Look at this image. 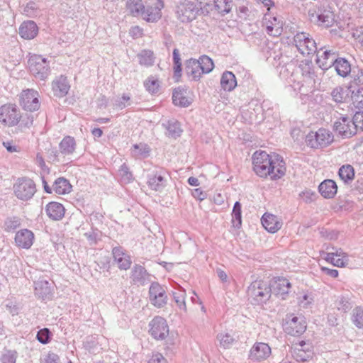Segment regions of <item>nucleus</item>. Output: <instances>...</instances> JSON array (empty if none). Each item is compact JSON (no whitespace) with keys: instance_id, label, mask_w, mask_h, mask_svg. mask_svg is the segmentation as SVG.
Instances as JSON below:
<instances>
[{"instance_id":"nucleus-1","label":"nucleus","mask_w":363,"mask_h":363,"mask_svg":"<svg viewBox=\"0 0 363 363\" xmlns=\"http://www.w3.org/2000/svg\"><path fill=\"white\" fill-rule=\"evenodd\" d=\"M253 169L260 177L269 176L271 179L281 178L286 173L285 162L278 155L272 158L264 151H256L252 155Z\"/></svg>"},{"instance_id":"nucleus-2","label":"nucleus","mask_w":363,"mask_h":363,"mask_svg":"<svg viewBox=\"0 0 363 363\" xmlns=\"http://www.w3.org/2000/svg\"><path fill=\"white\" fill-rule=\"evenodd\" d=\"M272 289L269 285L262 280L253 281L247 289V295L256 303H265L271 297Z\"/></svg>"},{"instance_id":"nucleus-3","label":"nucleus","mask_w":363,"mask_h":363,"mask_svg":"<svg viewBox=\"0 0 363 363\" xmlns=\"http://www.w3.org/2000/svg\"><path fill=\"white\" fill-rule=\"evenodd\" d=\"M76 143L74 138L67 136L60 143V152L51 150L48 158L54 162L68 163L65 159L67 156L73 154L75 150Z\"/></svg>"},{"instance_id":"nucleus-4","label":"nucleus","mask_w":363,"mask_h":363,"mask_svg":"<svg viewBox=\"0 0 363 363\" xmlns=\"http://www.w3.org/2000/svg\"><path fill=\"white\" fill-rule=\"evenodd\" d=\"M333 142L332 133L325 128H320L316 132H310L306 138V145L312 148L328 146Z\"/></svg>"},{"instance_id":"nucleus-5","label":"nucleus","mask_w":363,"mask_h":363,"mask_svg":"<svg viewBox=\"0 0 363 363\" xmlns=\"http://www.w3.org/2000/svg\"><path fill=\"white\" fill-rule=\"evenodd\" d=\"M294 43L298 52L303 56L313 55L317 51L315 40L307 33L301 32L295 35Z\"/></svg>"},{"instance_id":"nucleus-6","label":"nucleus","mask_w":363,"mask_h":363,"mask_svg":"<svg viewBox=\"0 0 363 363\" xmlns=\"http://www.w3.org/2000/svg\"><path fill=\"white\" fill-rule=\"evenodd\" d=\"M28 66L30 73L40 79H45L50 73V67L46 59L40 55H30L28 60Z\"/></svg>"},{"instance_id":"nucleus-7","label":"nucleus","mask_w":363,"mask_h":363,"mask_svg":"<svg viewBox=\"0 0 363 363\" xmlns=\"http://www.w3.org/2000/svg\"><path fill=\"white\" fill-rule=\"evenodd\" d=\"M199 9L190 1L179 2L175 6V13L177 19L182 23H189L196 18Z\"/></svg>"},{"instance_id":"nucleus-8","label":"nucleus","mask_w":363,"mask_h":363,"mask_svg":"<svg viewBox=\"0 0 363 363\" xmlns=\"http://www.w3.org/2000/svg\"><path fill=\"white\" fill-rule=\"evenodd\" d=\"M283 328L286 334L291 336H298L305 332L306 325L303 318L289 314L286 315L284 320Z\"/></svg>"},{"instance_id":"nucleus-9","label":"nucleus","mask_w":363,"mask_h":363,"mask_svg":"<svg viewBox=\"0 0 363 363\" xmlns=\"http://www.w3.org/2000/svg\"><path fill=\"white\" fill-rule=\"evenodd\" d=\"M36 192L35 184L30 179H24V206L28 207V211L41 210V206L38 199H33Z\"/></svg>"},{"instance_id":"nucleus-10","label":"nucleus","mask_w":363,"mask_h":363,"mask_svg":"<svg viewBox=\"0 0 363 363\" xmlns=\"http://www.w3.org/2000/svg\"><path fill=\"white\" fill-rule=\"evenodd\" d=\"M21 119V113L12 105H4L0 108V122L5 126H13Z\"/></svg>"},{"instance_id":"nucleus-11","label":"nucleus","mask_w":363,"mask_h":363,"mask_svg":"<svg viewBox=\"0 0 363 363\" xmlns=\"http://www.w3.org/2000/svg\"><path fill=\"white\" fill-rule=\"evenodd\" d=\"M335 131L344 138H351L357 133V127L354 118L351 119L350 117H341L334 124Z\"/></svg>"},{"instance_id":"nucleus-12","label":"nucleus","mask_w":363,"mask_h":363,"mask_svg":"<svg viewBox=\"0 0 363 363\" xmlns=\"http://www.w3.org/2000/svg\"><path fill=\"white\" fill-rule=\"evenodd\" d=\"M150 333L156 340H164L169 334V327L164 318L155 317L150 323Z\"/></svg>"},{"instance_id":"nucleus-13","label":"nucleus","mask_w":363,"mask_h":363,"mask_svg":"<svg viewBox=\"0 0 363 363\" xmlns=\"http://www.w3.org/2000/svg\"><path fill=\"white\" fill-rule=\"evenodd\" d=\"M151 303L157 308H162L166 305L167 296L164 289L157 282L151 284L149 289Z\"/></svg>"},{"instance_id":"nucleus-14","label":"nucleus","mask_w":363,"mask_h":363,"mask_svg":"<svg viewBox=\"0 0 363 363\" xmlns=\"http://www.w3.org/2000/svg\"><path fill=\"white\" fill-rule=\"evenodd\" d=\"M163 7L164 3L162 0H157L155 6H145L140 17L147 22H157L162 17L161 10Z\"/></svg>"},{"instance_id":"nucleus-15","label":"nucleus","mask_w":363,"mask_h":363,"mask_svg":"<svg viewBox=\"0 0 363 363\" xmlns=\"http://www.w3.org/2000/svg\"><path fill=\"white\" fill-rule=\"evenodd\" d=\"M271 352V348L267 343L256 342L250 350V357L255 361H262L268 358Z\"/></svg>"},{"instance_id":"nucleus-16","label":"nucleus","mask_w":363,"mask_h":363,"mask_svg":"<svg viewBox=\"0 0 363 363\" xmlns=\"http://www.w3.org/2000/svg\"><path fill=\"white\" fill-rule=\"evenodd\" d=\"M311 20L316 22L319 26L329 27L333 23L334 14L330 10L319 9L318 11L311 14Z\"/></svg>"},{"instance_id":"nucleus-17","label":"nucleus","mask_w":363,"mask_h":363,"mask_svg":"<svg viewBox=\"0 0 363 363\" xmlns=\"http://www.w3.org/2000/svg\"><path fill=\"white\" fill-rule=\"evenodd\" d=\"M112 254L114 262L121 270H127L130 268L132 264L130 257L121 247H114Z\"/></svg>"},{"instance_id":"nucleus-18","label":"nucleus","mask_w":363,"mask_h":363,"mask_svg":"<svg viewBox=\"0 0 363 363\" xmlns=\"http://www.w3.org/2000/svg\"><path fill=\"white\" fill-rule=\"evenodd\" d=\"M70 89V85L67 77L60 75L56 77L52 82V89L54 95L57 97L66 96Z\"/></svg>"},{"instance_id":"nucleus-19","label":"nucleus","mask_w":363,"mask_h":363,"mask_svg":"<svg viewBox=\"0 0 363 363\" xmlns=\"http://www.w3.org/2000/svg\"><path fill=\"white\" fill-rule=\"evenodd\" d=\"M38 96V91L33 89L24 90V110L30 112L38 110L40 108Z\"/></svg>"},{"instance_id":"nucleus-20","label":"nucleus","mask_w":363,"mask_h":363,"mask_svg":"<svg viewBox=\"0 0 363 363\" xmlns=\"http://www.w3.org/2000/svg\"><path fill=\"white\" fill-rule=\"evenodd\" d=\"M337 54L333 50H325L322 55H318L316 63L323 70L328 69L335 63Z\"/></svg>"},{"instance_id":"nucleus-21","label":"nucleus","mask_w":363,"mask_h":363,"mask_svg":"<svg viewBox=\"0 0 363 363\" xmlns=\"http://www.w3.org/2000/svg\"><path fill=\"white\" fill-rule=\"evenodd\" d=\"M263 227L269 233H274L282 226V223L277 216L265 213L262 217Z\"/></svg>"},{"instance_id":"nucleus-22","label":"nucleus","mask_w":363,"mask_h":363,"mask_svg":"<svg viewBox=\"0 0 363 363\" xmlns=\"http://www.w3.org/2000/svg\"><path fill=\"white\" fill-rule=\"evenodd\" d=\"M45 211L50 219L60 220L64 217L65 209L61 203L52 201L47 204Z\"/></svg>"},{"instance_id":"nucleus-23","label":"nucleus","mask_w":363,"mask_h":363,"mask_svg":"<svg viewBox=\"0 0 363 363\" xmlns=\"http://www.w3.org/2000/svg\"><path fill=\"white\" fill-rule=\"evenodd\" d=\"M35 284V294L39 298L44 299L51 294V285L48 280L40 278L34 282Z\"/></svg>"},{"instance_id":"nucleus-24","label":"nucleus","mask_w":363,"mask_h":363,"mask_svg":"<svg viewBox=\"0 0 363 363\" xmlns=\"http://www.w3.org/2000/svg\"><path fill=\"white\" fill-rule=\"evenodd\" d=\"M318 189L324 198L331 199L336 194L337 186L333 180L326 179L320 183Z\"/></svg>"},{"instance_id":"nucleus-25","label":"nucleus","mask_w":363,"mask_h":363,"mask_svg":"<svg viewBox=\"0 0 363 363\" xmlns=\"http://www.w3.org/2000/svg\"><path fill=\"white\" fill-rule=\"evenodd\" d=\"M306 342L303 340L294 344V354L298 361L305 362L311 357V350L308 347L306 350L303 349V347L306 346Z\"/></svg>"},{"instance_id":"nucleus-26","label":"nucleus","mask_w":363,"mask_h":363,"mask_svg":"<svg viewBox=\"0 0 363 363\" xmlns=\"http://www.w3.org/2000/svg\"><path fill=\"white\" fill-rule=\"evenodd\" d=\"M272 287L277 295L284 296L289 293L291 288V283L286 278L278 277L274 280Z\"/></svg>"},{"instance_id":"nucleus-27","label":"nucleus","mask_w":363,"mask_h":363,"mask_svg":"<svg viewBox=\"0 0 363 363\" xmlns=\"http://www.w3.org/2000/svg\"><path fill=\"white\" fill-rule=\"evenodd\" d=\"M173 103L175 106L187 107L191 104V99L186 96V92L180 89H176L172 94Z\"/></svg>"},{"instance_id":"nucleus-28","label":"nucleus","mask_w":363,"mask_h":363,"mask_svg":"<svg viewBox=\"0 0 363 363\" xmlns=\"http://www.w3.org/2000/svg\"><path fill=\"white\" fill-rule=\"evenodd\" d=\"M147 184L151 189L160 191L166 186V179L164 175L157 172L149 177Z\"/></svg>"},{"instance_id":"nucleus-29","label":"nucleus","mask_w":363,"mask_h":363,"mask_svg":"<svg viewBox=\"0 0 363 363\" xmlns=\"http://www.w3.org/2000/svg\"><path fill=\"white\" fill-rule=\"evenodd\" d=\"M236 85V78L233 72L226 71L223 73L220 79V86L223 90L230 91L235 89Z\"/></svg>"},{"instance_id":"nucleus-30","label":"nucleus","mask_w":363,"mask_h":363,"mask_svg":"<svg viewBox=\"0 0 363 363\" xmlns=\"http://www.w3.org/2000/svg\"><path fill=\"white\" fill-rule=\"evenodd\" d=\"M186 69L187 74L195 80L199 79L203 74L201 65H199L198 60L196 59H190L186 62Z\"/></svg>"},{"instance_id":"nucleus-31","label":"nucleus","mask_w":363,"mask_h":363,"mask_svg":"<svg viewBox=\"0 0 363 363\" xmlns=\"http://www.w3.org/2000/svg\"><path fill=\"white\" fill-rule=\"evenodd\" d=\"M333 67L337 74L342 77H346L351 72L350 63L342 57H337Z\"/></svg>"},{"instance_id":"nucleus-32","label":"nucleus","mask_w":363,"mask_h":363,"mask_svg":"<svg viewBox=\"0 0 363 363\" xmlns=\"http://www.w3.org/2000/svg\"><path fill=\"white\" fill-rule=\"evenodd\" d=\"M52 189L57 194H66L71 191L72 185L67 179L60 177L55 181Z\"/></svg>"},{"instance_id":"nucleus-33","label":"nucleus","mask_w":363,"mask_h":363,"mask_svg":"<svg viewBox=\"0 0 363 363\" xmlns=\"http://www.w3.org/2000/svg\"><path fill=\"white\" fill-rule=\"evenodd\" d=\"M147 277L145 269L139 264H135L131 271L130 278L135 284H143Z\"/></svg>"},{"instance_id":"nucleus-34","label":"nucleus","mask_w":363,"mask_h":363,"mask_svg":"<svg viewBox=\"0 0 363 363\" xmlns=\"http://www.w3.org/2000/svg\"><path fill=\"white\" fill-rule=\"evenodd\" d=\"M352 324L358 329H363V307L356 306L350 314Z\"/></svg>"},{"instance_id":"nucleus-35","label":"nucleus","mask_w":363,"mask_h":363,"mask_svg":"<svg viewBox=\"0 0 363 363\" xmlns=\"http://www.w3.org/2000/svg\"><path fill=\"white\" fill-rule=\"evenodd\" d=\"M127 8L133 16H141L145 6L142 0H129L127 2Z\"/></svg>"},{"instance_id":"nucleus-36","label":"nucleus","mask_w":363,"mask_h":363,"mask_svg":"<svg viewBox=\"0 0 363 363\" xmlns=\"http://www.w3.org/2000/svg\"><path fill=\"white\" fill-rule=\"evenodd\" d=\"M38 33V27L33 21H24V39H33Z\"/></svg>"},{"instance_id":"nucleus-37","label":"nucleus","mask_w":363,"mask_h":363,"mask_svg":"<svg viewBox=\"0 0 363 363\" xmlns=\"http://www.w3.org/2000/svg\"><path fill=\"white\" fill-rule=\"evenodd\" d=\"M340 178L345 183L353 180L354 177V169L351 165H344L339 169Z\"/></svg>"},{"instance_id":"nucleus-38","label":"nucleus","mask_w":363,"mask_h":363,"mask_svg":"<svg viewBox=\"0 0 363 363\" xmlns=\"http://www.w3.org/2000/svg\"><path fill=\"white\" fill-rule=\"evenodd\" d=\"M138 56L141 65L149 67L154 64V53L151 50H143Z\"/></svg>"},{"instance_id":"nucleus-39","label":"nucleus","mask_w":363,"mask_h":363,"mask_svg":"<svg viewBox=\"0 0 363 363\" xmlns=\"http://www.w3.org/2000/svg\"><path fill=\"white\" fill-rule=\"evenodd\" d=\"M281 31L282 23L276 17H274L272 21H270V25L267 26V33L272 36H278L281 33Z\"/></svg>"},{"instance_id":"nucleus-40","label":"nucleus","mask_w":363,"mask_h":363,"mask_svg":"<svg viewBox=\"0 0 363 363\" xmlns=\"http://www.w3.org/2000/svg\"><path fill=\"white\" fill-rule=\"evenodd\" d=\"M164 125L167 130L169 135L174 138L179 136L182 131L179 123L174 120L168 121Z\"/></svg>"},{"instance_id":"nucleus-41","label":"nucleus","mask_w":363,"mask_h":363,"mask_svg":"<svg viewBox=\"0 0 363 363\" xmlns=\"http://www.w3.org/2000/svg\"><path fill=\"white\" fill-rule=\"evenodd\" d=\"M215 8L222 15L229 13L232 8V0H214Z\"/></svg>"},{"instance_id":"nucleus-42","label":"nucleus","mask_w":363,"mask_h":363,"mask_svg":"<svg viewBox=\"0 0 363 363\" xmlns=\"http://www.w3.org/2000/svg\"><path fill=\"white\" fill-rule=\"evenodd\" d=\"M335 307L340 311L347 313L352 308V303L348 298L339 296L335 302Z\"/></svg>"},{"instance_id":"nucleus-43","label":"nucleus","mask_w":363,"mask_h":363,"mask_svg":"<svg viewBox=\"0 0 363 363\" xmlns=\"http://www.w3.org/2000/svg\"><path fill=\"white\" fill-rule=\"evenodd\" d=\"M198 61L199 62V65H201V69L203 74H208L213 70L214 64L213 60L207 55L201 56L198 60Z\"/></svg>"},{"instance_id":"nucleus-44","label":"nucleus","mask_w":363,"mask_h":363,"mask_svg":"<svg viewBox=\"0 0 363 363\" xmlns=\"http://www.w3.org/2000/svg\"><path fill=\"white\" fill-rule=\"evenodd\" d=\"M232 221L236 228H240L242 223L241 204L239 201L235 203L232 212Z\"/></svg>"},{"instance_id":"nucleus-45","label":"nucleus","mask_w":363,"mask_h":363,"mask_svg":"<svg viewBox=\"0 0 363 363\" xmlns=\"http://www.w3.org/2000/svg\"><path fill=\"white\" fill-rule=\"evenodd\" d=\"M185 291L183 289H178L177 291L173 292V297L179 308L182 310L186 311L185 303Z\"/></svg>"},{"instance_id":"nucleus-46","label":"nucleus","mask_w":363,"mask_h":363,"mask_svg":"<svg viewBox=\"0 0 363 363\" xmlns=\"http://www.w3.org/2000/svg\"><path fill=\"white\" fill-rule=\"evenodd\" d=\"M363 85V71L362 69H357L356 72L353 70L352 80L350 83V89H354L355 86H359Z\"/></svg>"},{"instance_id":"nucleus-47","label":"nucleus","mask_w":363,"mask_h":363,"mask_svg":"<svg viewBox=\"0 0 363 363\" xmlns=\"http://www.w3.org/2000/svg\"><path fill=\"white\" fill-rule=\"evenodd\" d=\"M144 85L146 89L152 94L157 92L160 87L158 79L153 76L149 77L144 82Z\"/></svg>"},{"instance_id":"nucleus-48","label":"nucleus","mask_w":363,"mask_h":363,"mask_svg":"<svg viewBox=\"0 0 363 363\" xmlns=\"http://www.w3.org/2000/svg\"><path fill=\"white\" fill-rule=\"evenodd\" d=\"M217 338L224 348H228L235 341V338L228 333H220L217 335Z\"/></svg>"},{"instance_id":"nucleus-49","label":"nucleus","mask_w":363,"mask_h":363,"mask_svg":"<svg viewBox=\"0 0 363 363\" xmlns=\"http://www.w3.org/2000/svg\"><path fill=\"white\" fill-rule=\"evenodd\" d=\"M345 92L346 91L344 88L342 86H337L332 91L331 96L335 102L342 103L347 98V94Z\"/></svg>"},{"instance_id":"nucleus-50","label":"nucleus","mask_w":363,"mask_h":363,"mask_svg":"<svg viewBox=\"0 0 363 363\" xmlns=\"http://www.w3.org/2000/svg\"><path fill=\"white\" fill-rule=\"evenodd\" d=\"M352 97L357 107L363 109V88H359L357 90L352 89Z\"/></svg>"},{"instance_id":"nucleus-51","label":"nucleus","mask_w":363,"mask_h":363,"mask_svg":"<svg viewBox=\"0 0 363 363\" xmlns=\"http://www.w3.org/2000/svg\"><path fill=\"white\" fill-rule=\"evenodd\" d=\"M173 61L174 64V69L175 75H180L182 72V62L179 51L177 48L173 50Z\"/></svg>"},{"instance_id":"nucleus-52","label":"nucleus","mask_w":363,"mask_h":363,"mask_svg":"<svg viewBox=\"0 0 363 363\" xmlns=\"http://www.w3.org/2000/svg\"><path fill=\"white\" fill-rule=\"evenodd\" d=\"M50 335L51 333L49 329L43 328L38 332L36 337L40 342L47 344L50 342Z\"/></svg>"},{"instance_id":"nucleus-53","label":"nucleus","mask_w":363,"mask_h":363,"mask_svg":"<svg viewBox=\"0 0 363 363\" xmlns=\"http://www.w3.org/2000/svg\"><path fill=\"white\" fill-rule=\"evenodd\" d=\"M119 174L121 176V180L124 182H130L133 179L131 172L129 171L128 167L125 164L121 165L119 169Z\"/></svg>"},{"instance_id":"nucleus-54","label":"nucleus","mask_w":363,"mask_h":363,"mask_svg":"<svg viewBox=\"0 0 363 363\" xmlns=\"http://www.w3.org/2000/svg\"><path fill=\"white\" fill-rule=\"evenodd\" d=\"M33 233L28 229H24V248H30L33 243Z\"/></svg>"},{"instance_id":"nucleus-55","label":"nucleus","mask_w":363,"mask_h":363,"mask_svg":"<svg viewBox=\"0 0 363 363\" xmlns=\"http://www.w3.org/2000/svg\"><path fill=\"white\" fill-rule=\"evenodd\" d=\"M2 363H16V354L13 352L6 351L1 358Z\"/></svg>"},{"instance_id":"nucleus-56","label":"nucleus","mask_w":363,"mask_h":363,"mask_svg":"<svg viewBox=\"0 0 363 363\" xmlns=\"http://www.w3.org/2000/svg\"><path fill=\"white\" fill-rule=\"evenodd\" d=\"M58 356L55 353H48L41 359L40 363H57Z\"/></svg>"},{"instance_id":"nucleus-57","label":"nucleus","mask_w":363,"mask_h":363,"mask_svg":"<svg viewBox=\"0 0 363 363\" xmlns=\"http://www.w3.org/2000/svg\"><path fill=\"white\" fill-rule=\"evenodd\" d=\"M147 363H167L166 359L160 353L153 354Z\"/></svg>"},{"instance_id":"nucleus-58","label":"nucleus","mask_w":363,"mask_h":363,"mask_svg":"<svg viewBox=\"0 0 363 363\" xmlns=\"http://www.w3.org/2000/svg\"><path fill=\"white\" fill-rule=\"evenodd\" d=\"M84 236L89 240L90 245L96 243L98 233L94 230H90L87 233H85Z\"/></svg>"},{"instance_id":"nucleus-59","label":"nucleus","mask_w":363,"mask_h":363,"mask_svg":"<svg viewBox=\"0 0 363 363\" xmlns=\"http://www.w3.org/2000/svg\"><path fill=\"white\" fill-rule=\"evenodd\" d=\"M354 120L357 129L360 128L363 130V112H357L354 116Z\"/></svg>"},{"instance_id":"nucleus-60","label":"nucleus","mask_w":363,"mask_h":363,"mask_svg":"<svg viewBox=\"0 0 363 363\" xmlns=\"http://www.w3.org/2000/svg\"><path fill=\"white\" fill-rule=\"evenodd\" d=\"M129 34L133 38H138L142 37L143 35V29L140 28L139 26H134L132 27L130 29Z\"/></svg>"},{"instance_id":"nucleus-61","label":"nucleus","mask_w":363,"mask_h":363,"mask_svg":"<svg viewBox=\"0 0 363 363\" xmlns=\"http://www.w3.org/2000/svg\"><path fill=\"white\" fill-rule=\"evenodd\" d=\"M312 302L313 298L306 294L303 295L299 300V304L303 308H308V306L311 304Z\"/></svg>"},{"instance_id":"nucleus-62","label":"nucleus","mask_w":363,"mask_h":363,"mask_svg":"<svg viewBox=\"0 0 363 363\" xmlns=\"http://www.w3.org/2000/svg\"><path fill=\"white\" fill-rule=\"evenodd\" d=\"M347 262H348L347 257H338L336 259L334 257V259L333 261V264L336 267H342L347 263Z\"/></svg>"},{"instance_id":"nucleus-63","label":"nucleus","mask_w":363,"mask_h":363,"mask_svg":"<svg viewBox=\"0 0 363 363\" xmlns=\"http://www.w3.org/2000/svg\"><path fill=\"white\" fill-rule=\"evenodd\" d=\"M192 195L195 199H197L200 201H203L206 197V194L201 190V189H195L192 191Z\"/></svg>"},{"instance_id":"nucleus-64","label":"nucleus","mask_w":363,"mask_h":363,"mask_svg":"<svg viewBox=\"0 0 363 363\" xmlns=\"http://www.w3.org/2000/svg\"><path fill=\"white\" fill-rule=\"evenodd\" d=\"M352 36L359 40V43L362 45V41L363 40V27H359L355 29L352 33Z\"/></svg>"}]
</instances>
